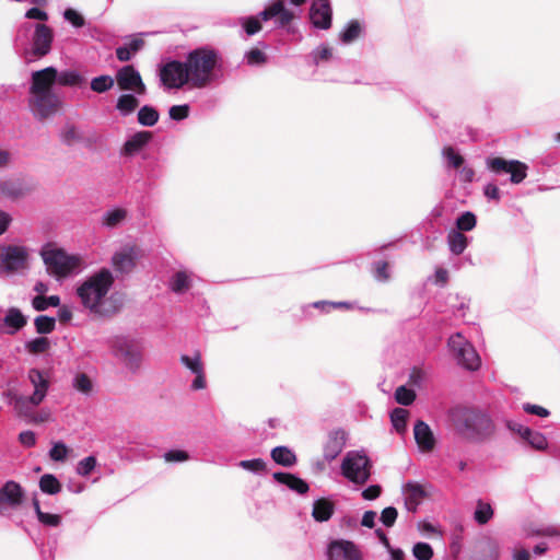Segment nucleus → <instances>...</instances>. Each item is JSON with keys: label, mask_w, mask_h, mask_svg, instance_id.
<instances>
[{"label": "nucleus", "mask_w": 560, "mask_h": 560, "mask_svg": "<svg viewBox=\"0 0 560 560\" xmlns=\"http://www.w3.org/2000/svg\"><path fill=\"white\" fill-rule=\"evenodd\" d=\"M113 283L114 277L106 268L88 277L77 289V294L84 308L97 316L113 315L116 308L109 305L108 299Z\"/></svg>", "instance_id": "nucleus-1"}, {"label": "nucleus", "mask_w": 560, "mask_h": 560, "mask_svg": "<svg viewBox=\"0 0 560 560\" xmlns=\"http://www.w3.org/2000/svg\"><path fill=\"white\" fill-rule=\"evenodd\" d=\"M56 83V68L47 67L32 73L28 105L35 117L45 119L58 110L61 102L52 91Z\"/></svg>", "instance_id": "nucleus-2"}, {"label": "nucleus", "mask_w": 560, "mask_h": 560, "mask_svg": "<svg viewBox=\"0 0 560 560\" xmlns=\"http://www.w3.org/2000/svg\"><path fill=\"white\" fill-rule=\"evenodd\" d=\"M185 63L190 85L195 89H202L218 78L217 68L220 63V56L213 49L201 47L190 51Z\"/></svg>", "instance_id": "nucleus-3"}, {"label": "nucleus", "mask_w": 560, "mask_h": 560, "mask_svg": "<svg viewBox=\"0 0 560 560\" xmlns=\"http://www.w3.org/2000/svg\"><path fill=\"white\" fill-rule=\"evenodd\" d=\"M456 430L467 440L482 442L494 433V424L491 418L475 409H457L453 413Z\"/></svg>", "instance_id": "nucleus-4"}, {"label": "nucleus", "mask_w": 560, "mask_h": 560, "mask_svg": "<svg viewBox=\"0 0 560 560\" xmlns=\"http://www.w3.org/2000/svg\"><path fill=\"white\" fill-rule=\"evenodd\" d=\"M40 255L48 273L57 279L77 273L84 266V260L80 255L68 254L54 245L44 246Z\"/></svg>", "instance_id": "nucleus-5"}, {"label": "nucleus", "mask_w": 560, "mask_h": 560, "mask_svg": "<svg viewBox=\"0 0 560 560\" xmlns=\"http://www.w3.org/2000/svg\"><path fill=\"white\" fill-rule=\"evenodd\" d=\"M28 380L34 387V392L31 396L13 395L8 394L10 397V404L20 417L30 419L33 408L38 406L46 397L49 383L44 374L37 370L32 369L28 372Z\"/></svg>", "instance_id": "nucleus-6"}, {"label": "nucleus", "mask_w": 560, "mask_h": 560, "mask_svg": "<svg viewBox=\"0 0 560 560\" xmlns=\"http://www.w3.org/2000/svg\"><path fill=\"white\" fill-rule=\"evenodd\" d=\"M372 464L364 451H350L341 463V474L350 482L364 485L371 476Z\"/></svg>", "instance_id": "nucleus-7"}, {"label": "nucleus", "mask_w": 560, "mask_h": 560, "mask_svg": "<svg viewBox=\"0 0 560 560\" xmlns=\"http://www.w3.org/2000/svg\"><path fill=\"white\" fill-rule=\"evenodd\" d=\"M113 354L120 360L132 373L140 369L142 353L139 345L126 337H115L112 340Z\"/></svg>", "instance_id": "nucleus-8"}, {"label": "nucleus", "mask_w": 560, "mask_h": 560, "mask_svg": "<svg viewBox=\"0 0 560 560\" xmlns=\"http://www.w3.org/2000/svg\"><path fill=\"white\" fill-rule=\"evenodd\" d=\"M447 345L459 365L469 371H476L480 368L481 360L479 354L462 334L456 332L448 338Z\"/></svg>", "instance_id": "nucleus-9"}, {"label": "nucleus", "mask_w": 560, "mask_h": 560, "mask_svg": "<svg viewBox=\"0 0 560 560\" xmlns=\"http://www.w3.org/2000/svg\"><path fill=\"white\" fill-rule=\"evenodd\" d=\"M486 163L488 170L495 175L510 174L512 184H521L527 176V165L518 160L489 158Z\"/></svg>", "instance_id": "nucleus-10"}, {"label": "nucleus", "mask_w": 560, "mask_h": 560, "mask_svg": "<svg viewBox=\"0 0 560 560\" xmlns=\"http://www.w3.org/2000/svg\"><path fill=\"white\" fill-rule=\"evenodd\" d=\"M161 83L165 89H180L190 83V78L185 62L172 60L159 70Z\"/></svg>", "instance_id": "nucleus-11"}, {"label": "nucleus", "mask_w": 560, "mask_h": 560, "mask_svg": "<svg viewBox=\"0 0 560 560\" xmlns=\"http://www.w3.org/2000/svg\"><path fill=\"white\" fill-rule=\"evenodd\" d=\"M140 257V249L132 244H127L117 249L112 257V266L117 273H129L136 267Z\"/></svg>", "instance_id": "nucleus-12"}, {"label": "nucleus", "mask_w": 560, "mask_h": 560, "mask_svg": "<svg viewBox=\"0 0 560 560\" xmlns=\"http://www.w3.org/2000/svg\"><path fill=\"white\" fill-rule=\"evenodd\" d=\"M180 363L195 375L191 382L192 390H200L207 387L205 364L201 359L200 352L196 351L192 354H182L179 359Z\"/></svg>", "instance_id": "nucleus-13"}, {"label": "nucleus", "mask_w": 560, "mask_h": 560, "mask_svg": "<svg viewBox=\"0 0 560 560\" xmlns=\"http://www.w3.org/2000/svg\"><path fill=\"white\" fill-rule=\"evenodd\" d=\"M27 252L21 246H7L0 250V269L7 272L18 271L24 267Z\"/></svg>", "instance_id": "nucleus-14"}, {"label": "nucleus", "mask_w": 560, "mask_h": 560, "mask_svg": "<svg viewBox=\"0 0 560 560\" xmlns=\"http://www.w3.org/2000/svg\"><path fill=\"white\" fill-rule=\"evenodd\" d=\"M117 84L122 91H133L136 94L143 95L145 85L142 82L138 70L132 66H125L116 74Z\"/></svg>", "instance_id": "nucleus-15"}, {"label": "nucleus", "mask_w": 560, "mask_h": 560, "mask_svg": "<svg viewBox=\"0 0 560 560\" xmlns=\"http://www.w3.org/2000/svg\"><path fill=\"white\" fill-rule=\"evenodd\" d=\"M327 560H363L360 549L349 540L339 539L329 544Z\"/></svg>", "instance_id": "nucleus-16"}, {"label": "nucleus", "mask_w": 560, "mask_h": 560, "mask_svg": "<svg viewBox=\"0 0 560 560\" xmlns=\"http://www.w3.org/2000/svg\"><path fill=\"white\" fill-rule=\"evenodd\" d=\"M332 10L329 0H313L310 8V21L319 30H328L331 26Z\"/></svg>", "instance_id": "nucleus-17"}, {"label": "nucleus", "mask_w": 560, "mask_h": 560, "mask_svg": "<svg viewBox=\"0 0 560 560\" xmlns=\"http://www.w3.org/2000/svg\"><path fill=\"white\" fill-rule=\"evenodd\" d=\"M52 31L45 24H36L33 35L32 54L36 57L46 56L51 49Z\"/></svg>", "instance_id": "nucleus-18"}, {"label": "nucleus", "mask_w": 560, "mask_h": 560, "mask_svg": "<svg viewBox=\"0 0 560 560\" xmlns=\"http://www.w3.org/2000/svg\"><path fill=\"white\" fill-rule=\"evenodd\" d=\"M261 21H269L277 18L276 25L278 27L288 26L294 19L293 12L284 7L282 0H277L268 5L265 10L259 13Z\"/></svg>", "instance_id": "nucleus-19"}, {"label": "nucleus", "mask_w": 560, "mask_h": 560, "mask_svg": "<svg viewBox=\"0 0 560 560\" xmlns=\"http://www.w3.org/2000/svg\"><path fill=\"white\" fill-rule=\"evenodd\" d=\"M23 489L15 481H7L0 488V514H3L7 508H18L23 499Z\"/></svg>", "instance_id": "nucleus-20"}, {"label": "nucleus", "mask_w": 560, "mask_h": 560, "mask_svg": "<svg viewBox=\"0 0 560 560\" xmlns=\"http://www.w3.org/2000/svg\"><path fill=\"white\" fill-rule=\"evenodd\" d=\"M347 441V433L341 430H334L328 434V439L324 445V458L327 462L334 460L343 450Z\"/></svg>", "instance_id": "nucleus-21"}, {"label": "nucleus", "mask_w": 560, "mask_h": 560, "mask_svg": "<svg viewBox=\"0 0 560 560\" xmlns=\"http://www.w3.org/2000/svg\"><path fill=\"white\" fill-rule=\"evenodd\" d=\"M27 324V316H25L18 307H10L5 312L2 320L3 331L8 335H14Z\"/></svg>", "instance_id": "nucleus-22"}, {"label": "nucleus", "mask_w": 560, "mask_h": 560, "mask_svg": "<svg viewBox=\"0 0 560 560\" xmlns=\"http://www.w3.org/2000/svg\"><path fill=\"white\" fill-rule=\"evenodd\" d=\"M416 443L422 452H430L435 446V439L432 430L424 421H417L413 428Z\"/></svg>", "instance_id": "nucleus-23"}, {"label": "nucleus", "mask_w": 560, "mask_h": 560, "mask_svg": "<svg viewBox=\"0 0 560 560\" xmlns=\"http://www.w3.org/2000/svg\"><path fill=\"white\" fill-rule=\"evenodd\" d=\"M405 505L408 511L416 512L421 501L427 495L423 487L417 482H407L402 488Z\"/></svg>", "instance_id": "nucleus-24"}, {"label": "nucleus", "mask_w": 560, "mask_h": 560, "mask_svg": "<svg viewBox=\"0 0 560 560\" xmlns=\"http://www.w3.org/2000/svg\"><path fill=\"white\" fill-rule=\"evenodd\" d=\"M152 139V132L150 131H138L130 136L121 149V154L133 155L144 148Z\"/></svg>", "instance_id": "nucleus-25"}, {"label": "nucleus", "mask_w": 560, "mask_h": 560, "mask_svg": "<svg viewBox=\"0 0 560 560\" xmlns=\"http://www.w3.org/2000/svg\"><path fill=\"white\" fill-rule=\"evenodd\" d=\"M192 284V273L187 270L176 271L168 281V288L172 292L182 294L190 289Z\"/></svg>", "instance_id": "nucleus-26"}, {"label": "nucleus", "mask_w": 560, "mask_h": 560, "mask_svg": "<svg viewBox=\"0 0 560 560\" xmlns=\"http://www.w3.org/2000/svg\"><path fill=\"white\" fill-rule=\"evenodd\" d=\"M273 479L300 494L306 493L310 489L308 485L303 479L293 474L275 472Z\"/></svg>", "instance_id": "nucleus-27"}, {"label": "nucleus", "mask_w": 560, "mask_h": 560, "mask_svg": "<svg viewBox=\"0 0 560 560\" xmlns=\"http://www.w3.org/2000/svg\"><path fill=\"white\" fill-rule=\"evenodd\" d=\"M335 505L327 499H318L313 504L312 515L317 522H326L334 514Z\"/></svg>", "instance_id": "nucleus-28"}, {"label": "nucleus", "mask_w": 560, "mask_h": 560, "mask_svg": "<svg viewBox=\"0 0 560 560\" xmlns=\"http://www.w3.org/2000/svg\"><path fill=\"white\" fill-rule=\"evenodd\" d=\"M447 245L448 249L454 255H460L468 246V238L462 232L457 230H451L447 233Z\"/></svg>", "instance_id": "nucleus-29"}, {"label": "nucleus", "mask_w": 560, "mask_h": 560, "mask_svg": "<svg viewBox=\"0 0 560 560\" xmlns=\"http://www.w3.org/2000/svg\"><path fill=\"white\" fill-rule=\"evenodd\" d=\"M139 106V100L135 94H121L116 102V109L120 116L127 117L131 115Z\"/></svg>", "instance_id": "nucleus-30"}, {"label": "nucleus", "mask_w": 560, "mask_h": 560, "mask_svg": "<svg viewBox=\"0 0 560 560\" xmlns=\"http://www.w3.org/2000/svg\"><path fill=\"white\" fill-rule=\"evenodd\" d=\"M271 458L281 466L291 467L296 463V456L287 446H277L271 451Z\"/></svg>", "instance_id": "nucleus-31"}, {"label": "nucleus", "mask_w": 560, "mask_h": 560, "mask_svg": "<svg viewBox=\"0 0 560 560\" xmlns=\"http://www.w3.org/2000/svg\"><path fill=\"white\" fill-rule=\"evenodd\" d=\"M84 78L75 70H65L58 72L56 70V82L62 86H81Z\"/></svg>", "instance_id": "nucleus-32"}, {"label": "nucleus", "mask_w": 560, "mask_h": 560, "mask_svg": "<svg viewBox=\"0 0 560 560\" xmlns=\"http://www.w3.org/2000/svg\"><path fill=\"white\" fill-rule=\"evenodd\" d=\"M144 45L141 38H132L127 45L120 46L116 49V56L119 61H128L138 52Z\"/></svg>", "instance_id": "nucleus-33"}, {"label": "nucleus", "mask_w": 560, "mask_h": 560, "mask_svg": "<svg viewBox=\"0 0 560 560\" xmlns=\"http://www.w3.org/2000/svg\"><path fill=\"white\" fill-rule=\"evenodd\" d=\"M33 506L38 522L47 527H58L61 524V516L58 514L46 513L40 510L39 501L34 498Z\"/></svg>", "instance_id": "nucleus-34"}, {"label": "nucleus", "mask_w": 560, "mask_h": 560, "mask_svg": "<svg viewBox=\"0 0 560 560\" xmlns=\"http://www.w3.org/2000/svg\"><path fill=\"white\" fill-rule=\"evenodd\" d=\"M362 30V25L358 20H351L340 32L339 38L341 43L350 44L360 37Z\"/></svg>", "instance_id": "nucleus-35"}, {"label": "nucleus", "mask_w": 560, "mask_h": 560, "mask_svg": "<svg viewBox=\"0 0 560 560\" xmlns=\"http://www.w3.org/2000/svg\"><path fill=\"white\" fill-rule=\"evenodd\" d=\"M127 217V211L122 208H114L106 211L102 217V224L108 229L116 228Z\"/></svg>", "instance_id": "nucleus-36"}, {"label": "nucleus", "mask_w": 560, "mask_h": 560, "mask_svg": "<svg viewBox=\"0 0 560 560\" xmlns=\"http://www.w3.org/2000/svg\"><path fill=\"white\" fill-rule=\"evenodd\" d=\"M24 194V188L19 180H0V195L8 198H18Z\"/></svg>", "instance_id": "nucleus-37"}, {"label": "nucleus", "mask_w": 560, "mask_h": 560, "mask_svg": "<svg viewBox=\"0 0 560 560\" xmlns=\"http://www.w3.org/2000/svg\"><path fill=\"white\" fill-rule=\"evenodd\" d=\"M137 117L141 126L152 127L159 121L160 115L154 107L144 105L138 110Z\"/></svg>", "instance_id": "nucleus-38"}, {"label": "nucleus", "mask_w": 560, "mask_h": 560, "mask_svg": "<svg viewBox=\"0 0 560 560\" xmlns=\"http://www.w3.org/2000/svg\"><path fill=\"white\" fill-rule=\"evenodd\" d=\"M39 488L46 494H57L61 491L60 481L51 474H45L39 479Z\"/></svg>", "instance_id": "nucleus-39"}, {"label": "nucleus", "mask_w": 560, "mask_h": 560, "mask_svg": "<svg viewBox=\"0 0 560 560\" xmlns=\"http://www.w3.org/2000/svg\"><path fill=\"white\" fill-rule=\"evenodd\" d=\"M493 517V509L490 503L481 500L477 501L476 510L474 513V520L479 525L487 524Z\"/></svg>", "instance_id": "nucleus-40"}, {"label": "nucleus", "mask_w": 560, "mask_h": 560, "mask_svg": "<svg viewBox=\"0 0 560 560\" xmlns=\"http://www.w3.org/2000/svg\"><path fill=\"white\" fill-rule=\"evenodd\" d=\"M522 440L527 442L533 448L537 451H545L548 446V441L546 436L538 431L532 430L530 428L528 429L524 438H522Z\"/></svg>", "instance_id": "nucleus-41"}, {"label": "nucleus", "mask_w": 560, "mask_h": 560, "mask_svg": "<svg viewBox=\"0 0 560 560\" xmlns=\"http://www.w3.org/2000/svg\"><path fill=\"white\" fill-rule=\"evenodd\" d=\"M60 304V298L58 295H50V296H44V295H36L32 300V306L34 310L42 312L46 311L48 307H57Z\"/></svg>", "instance_id": "nucleus-42"}, {"label": "nucleus", "mask_w": 560, "mask_h": 560, "mask_svg": "<svg viewBox=\"0 0 560 560\" xmlns=\"http://www.w3.org/2000/svg\"><path fill=\"white\" fill-rule=\"evenodd\" d=\"M408 416V410L404 408H395L392 411L390 421L397 432L402 433L406 431Z\"/></svg>", "instance_id": "nucleus-43"}, {"label": "nucleus", "mask_w": 560, "mask_h": 560, "mask_svg": "<svg viewBox=\"0 0 560 560\" xmlns=\"http://www.w3.org/2000/svg\"><path fill=\"white\" fill-rule=\"evenodd\" d=\"M114 84L115 80L110 75L103 74L91 80V90L96 93H105L109 91Z\"/></svg>", "instance_id": "nucleus-44"}, {"label": "nucleus", "mask_w": 560, "mask_h": 560, "mask_svg": "<svg viewBox=\"0 0 560 560\" xmlns=\"http://www.w3.org/2000/svg\"><path fill=\"white\" fill-rule=\"evenodd\" d=\"M60 140L66 145H73L82 140V137L75 126L68 124L60 131Z\"/></svg>", "instance_id": "nucleus-45"}, {"label": "nucleus", "mask_w": 560, "mask_h": 560, "mask_svg": "<svg viewBox=\"0 0 560 560\" xmlns=\"http://www.w3.org/2000/svg\"><path fill=\"white\" fill-rule=\"evenodd\" d=\"M72 386L75 390L83 395H90L93 389V384L90 377L84 373H78L72 380Z\"/></svg>", "instance_id": "nucleus-46"}, {"label": "nucleus", "mask_w": 560, "mask_h": 560, "mask_svg": "<svg viewBox=\"0 0 560 560\" xmlns=\"http://www.w3.org/2000/svg\"><path fill=\"white\" fill-rule=\"evenodd\" d=\"M50 348V342L46 337H37L35 339L28 340L25 343V349L33 354H39L48 351Z\"/></svg>", "instance_id": "nucleus-47"}, {"label": "nucleus", "mask_w": 560, "mask_h": 560, "mask_svg": "<svg viewBox=\"0 0 560 560\" xmlns=\"http://www.w3.org/2000/svg\"><path fill=\"white\" fill-rule=\"evenodd\" d=\"M477 220L472 212L466 211L456 220V230L459 232H469L476 226Z\"/></svg>", "instance_id": "nucleus-48"}, {"label": "nucleus", "mask_w": 560, "mask_h": 560, "mask_svg": "<svg viewBox=\"0 0 560 560\" xmlns=\"http://www.w3.org/2000/svg\"><path fill=\"white\" fill-rule=\"evenodd\" d=\"M34 325L38 334L45 335L55 329L56 320L54 317L40 315L34 319Z\"/></svg>", "instance_id": "nucleus-49"}, {"label": "nucleus", "mask_w": 560, "mask_h": 560, "mask_svg": "<svg viewBox=\"0 0 560 560\" xmlns=\"http://www.w3.org/2000/svg\"><path fill=\"white\" fill-rule=\"evenodd\" d=\"M69 447L61 441L54 442L49 450V457L54 462H63L68 457Z\"/></svg>", "instance_id": "nucleus-50"}, {"label": "nucleus", "mask_w": 560, "mask_h": 560, "mask_svg": "<svg viewBox=\"0 0 560 560\" xmlns=\"http://www.w3.org/2000/svg\"><path fill=\"white\" fill-rule=\"evenodd\" d=\"M244 60L248 66H261L267 62V56L262 50L253 48L245 54Z\"/></svg>", "instance_id": "nucleus-51"}, {"label": "nucleus", "mask_w": 560, "mask_h": 560, "mask_svg": "<svg viewBox=\"0 0 560 560\" xmlns=\"http://www.w3.org/2000/svg\"><path fill=\"white\" fill-rule=\"evenodd\" d=\"M260 16H248L241 19V24L248 36H253L261 30Z\"/></svg>", "instance_id": "nucleus-52"}, {"label": "nucleus", "mask_w": 560, "mask_h": 560, "mask_svg": "<svg viewBox=\"0 0 560 560\" xmlns=\"http://www.w3.org/2000/svg\"><path fill=\"white\" fill-rule=\"evenodd\" d=\"M395 398L398 404L409 406L416 399V393L406 386H399L395 392Z\"/></svg>", "instance_id": "nucleus-53"}, {"label": "nucleus", "mask_w": 560, "mask_h": 560, "mask_svg": "<svg viewBox=\"0 0 560 560\" xmlns=\"http://www.w3.org/2000/svg\"><path fill=\"white\" fill-rule=\"evenodd\" d=\"M240 467L254 474H262L266 471V462L261 458H254L240 462Z\"/></svg>", "instance_id": "nucleus-54"}, {"label": "nucleus", "mask_w": 560, "mask_h": 560, "mask_svg": "<svg viewBox=\"0 0 560 560\" xmlns=\"http://www.w3.org/2000/svg\"><path fill=\"white\" fill-rule=\"evenodd\" d=\"M96 463L95 456L92 455L81 459L77 465V474L82 477L89 476L96 467Z\"/></svg>", "instance_id": "nucleus-55"}, {"label": "nucleus", "mask_w": 560, "mask_h": 560, "mask_svg": "<svg viewBox=\"0 0 560 560\" xmlns=\"http://www.w3.org/2000/svg\"><path fill=\"white\" fill-rule=\"evenodd\" d=\"M412 553L417 560H430L433 556V550L427 542H417L412 548Z\"/></svg>", "instance_id": "nucleus-56"}, {"label": "nucleus", "mask_w": 560, "mask_h": 560, "mask_svg": "<svg viewBox=\"0 0 560 560\" xmlns=\"http://www.w3.org/2000/svg\"><path fill=\"white\" fill-rule=\"evenodd\" d=\"M332 56V49L326 45L317 47L312 52V58L315 65H318L323 60H328Z\"/></svg>", "instance_id": "nucleus-57"}, {"label": "nucleus", "mask_w": 560, "mask_h": 560, "mask_svg": "<svg viewBox=\"0 0 560 560\" xmlns=\"http://www.w3.org/2000/svg\"><path fill=\"white\" fill-rule=\"evenodd\" d=\"M168 115L171 119L179 121L188 117L189 115V106L187 104L184 105H174L170 108Z\"/></svg>", "instance_id": "nucleus-58"}, {"label": "nucleus", "mask_w": 560, "mask_h": 560, "mask_svg": "<svg viewBox=\"0 0 560 560\" xmlns=\"http://www.w3.org/2000/svg\"><path fill=\"white\" fill-rule=\"evenodd\" d=\"M443 155L447 160V164L454 168H458L463 164V158L452 147L444 148Z\"/></svg>", "instance_id": "nucleus-59"}, {"label": "nucleus", "mask_w": 560, "mask_h": 560, "mask_svg": "<svg viewBox=\"0 0 560 560\" xmlns=\"http://www.w3.org/2000/svg\"><path fill=\"white\" fill-rule=\"evenodd\" d=\"M397 515H398V512L395 508H393V506L385 508L381 513V522L386 527H392L396 522Z\"/></svg>", "instance_id": "nucleus-60"}, {"label": "nucleus", "mask_w": 560, "mask_h": 560, "mask_svg": "<svg viewBox=\"0 0 560 560\" xmlns=\"http://www.w3.org/2000/svg\"><path fill=\"white\" fill-rule=\"evenodd\" d=\"M165 462L182 463L189 458L187 452L182 450H171L163 455Z\"/></svg>", "instance_id": "nucleus-61"}, {"label": "nucleus", "mask_w": 560, "mask_h": 560, "mask_svg": "<svg viewBox=\"0 0 560 560\" xmlns=\"http://www.w3.org/2000/svg\"><path fill=\"white\" fill-rule=\"evenodd\" d=\"M63 18L66 21L71 23L74 27H82L84 25V19L80 13H78L73 9H67L63 12Z\"/></svg>", "instance_id": "nucleus-62"}, {"label": "nucleus", "mask_w": 560, "mask_h": 560, "mask_svg": "<svg viewBox=\"0 0 560 560\" xmlns=\"http://www.w3.org/2000/svg\"><path fill=\"white\" fill-rule=\"evenodd\" d=\"M523 410L527 413L538 416L540 418H546L550 415L549 410L545 407L533 405L529 402H526L523 405Z\"/></svg>", "instance_id": "nucleus-63"}, {"label": "nucleus", "mask_w": 560, "mask_h": 560, "mask_svg": "<svg viewBox=\"0 0 560 560\" xmlns=\"http://www.w3.org/2000/svg\"><path fill=\"white\" fill-rule=\"evenodd\" d=\"M505 425L510 431L517 434L521 439L524 438V435L526 434V432L529 429L528 427H526L515 420H506Z\"/></svg>", "instance_id": "nucleus-64"}]
</instances>
